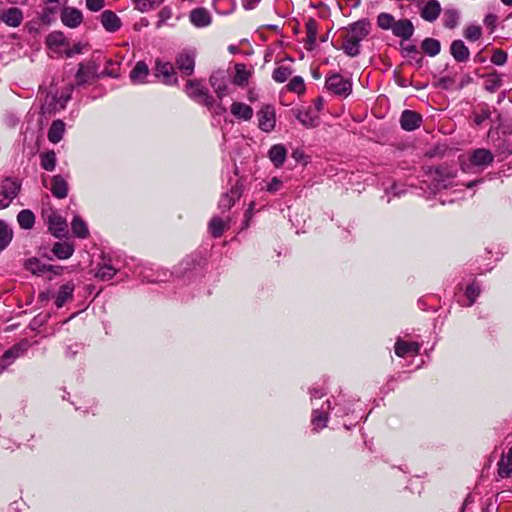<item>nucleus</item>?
Instances as JSON below:
<instances>
[{"label": "nucleus", "mask_w": 512, "mask_h": 512, "mask_svg": "<svg viewBox=\"0 0 512 512\" xmlns=\"http://www.w3.org/2000/svg\"><path fill=\"white\" fill-rule=\"evenodd\" d=\"M371 25L366 20L357 21L346 29L341 49L350 57L360 54V43L370 33Z\"/></svg>", "instance_id": "nucleus-1"}, {"label": "nucleus", "mask_w": 512, "mask_h": 512, "mask_svg": "<svg viewBox=\"0 0 512 512\" xmlns=\"http://www.w3.org/2000/svg\"><path fill=\"white\" fill-rule=\"evenodd\" d=\"M185 91L190 98H193L210 109L213 107L214 98L208 93L207 88H205L201 82L196 80L188 81Z\"/></svg>", "instance_id": "nucleus-2"}, {"label": "nucleus", "mask_w": 512, "mask_h": 512, "mask_svg": "<svg viewBox=\"0 0 512 512\" xmlns=\"http://www.w3.org/2000/svg\"><path fill=\"white\" fill-rule=\"evenodd\" d=\"M20 188V182L13 178L8 177L1 182L0 194L2 198L0 199V209H5L11 204L18 195Z\"/></svg>", "instance_id": "nucleus-3"}, {"label": "nucleus", "mask_w": 512, "mask_h": 512, "mask_svg": "<svg viewBox=\"0 0 512 512\" xmlns=\"http://www.w3.org/2000/svg\"><path fill=\"white\" fill-rule=\"evenodd\" d=\"M326 87L328 90L342 97H347L352 91L351 82L347 79H344L339 74H333L328 77L326 80Z\"/></svg>", "instance_id": "nucleus-4"}, {"label": "nucleus", "mask_w": 512, "mask_h": 512, "mask_svg": "<svg viewBox=\"0 0 512 512\" xmlns=\"http://www.w3.org/2000/svg\"><path fill=\"white\" fill-rule=\"evenodd\" d=\"M258 126L264 132H271L275 128L276 114L271 105H264L258 112Z\"/></svg>", "instance_id": "nucleus-5"}, {"label": "nucleus", "mask_w": 512, "mask_h": 512, "mask_svg": "<svg viewBox=\"0 0 512 512\" xmlns=\"http://www.w3.org/2000/svg\"><path fill=\"white\" fill-rule=\"evenodd\" d=\"M176 67L185 75L189 76L194 72L195 52L183 51L176 58Z\"/></svg>", "instance_id": "nucleus-6"}, {"label": "nucleus", "mask_w": 512, "mask_h": 512, "mask_svg": "<svg viewBox=\"0 0 512 512\" xmlns=\"http://www.w3.org/2000/svg\"><path fill=\"white\" fill-rule=\"evenodd\" d=\"M82 20V13L76 8L65 7L61 12V21L69 28H76L81 24Z\"/></svg>", "instance_id": "nucleus-7"}, {"label": "nucleus", "mask_w": 512, "mask_h": 512, "mask_svg": "<svg viewBox=\"0 0 512 512\" xmlns=\"http://www.w3.org/2000/svg\"><path fill=\"white\" fill-rule=\"evenodd\" d=\"M155 76L165 84L177 83V77L174 67L170 63H157L155 69Z\"/></svg>", "instance_id": "nucleus-8"}, {"label": "nucleus", "mask_w": 512, "mask_h": 512, "mask_svg": "<svg viewBox=\"0 0 512 512\" xmlns=\"http://www.w3.org/2000/svg\"><path fill=\"white\" fill-rule=\"evenodd\" d=\"M494 160V155L490 150L480 148L472 152L470 161L473 165L479 167H486L490 165Z\"/></svg>", "instance_id": "nucleus-9"}, {"label": "nucleus", "mask_w": 512, "mask_h": 512, "mask_svg": "<svg viewBox=\"0 0 512 512\" xmlns=\"http://www.w3.org/2000/svg\"><path fill=\"white\" fill-rule=\"evenodd\" d=\"M295 116L299 122L307 128H314L319 123V117L317 113L314 112L311 108L298 109L295 112Z\"/></svg>", "instance_id": "nucleus-10"}, {"label": "nucleus", "mask_w": 512, "mask_h": 512, "mask_svg": "<svg viewBox=\"0 0 512 512\" xmlns=\"http://www.w3.org/2000/svg\"><path fill=\"white\" fill-rule=\"evenodd\" d=\"M231 114L241 121H250L253 117V109L251 106L243 102H233L230 107Z\"/></svg>", "instance_id": "nucleus-11"}, {"label": "nucleus", "mask_w": 512, "mask_h": 512, "mask_svg": "<svg viewBox=\"0 0 512 512\" xmlns=\"http://www.w3.org/2000/svg\"><path fill=\"white\" fill-rule=\"evenodd\" d=\"M420 122L421 116L418 113L410 110L403 111L400 118L401 127L406 131L415 130L419 127Z\"/></svg>", "instance_id": "nucleus-12"}, {"label": "nucleus", "mask_w": 512, "mask_h": 512, "mask_svg": "<svg viewBox=\"0 0 512 512\" xmlns=\"http://www.w3.org/2000/svg\"><path fill=\"white\" fill-rule=\"evenodd\" d=\"M391 30L395 36L408 40L413 35L414 27L410 20L401 19L395 22Z\"/></svg>", "instance_id": "nucleus-13"}, {"label": "nucleus", "mask_w": 512, "mask_h": 512, "mask_svg": "<svg viewBox=\"0 0 512 512\" xmlns=\"http://www.w3.org/2000/svg\"><path fill=\"white\" fill-rule=\"evenodd\" d=\"M241 194L242 190L238 185L232 187L228 193L221 196L219 208L224 211L229 210L234 205L235 201L241 197Z\"/></svg>", "instance_id": "nucleus-14"}, {"label": "nucleus", "mask_w": 512, "mask_h": 512, "mask_svg": "<svg viewBox=\"0 0 512 512\" xmlns=\"http://www.w3.org/2000/svg\"><path fill=\"white\" fill-rule=\"evenodd\" d=\"M75 285L72 282L63 284L55 295V304L58 308L64 306V304L73 298Z\"/></svg>", "instance_id": "nucleus-15"}, {"label": "nucleus", "mask_w": 512, "mask_h": 512, "mask_svg": "<svg viewBox=\"0 0 512 512\" xmlns=\"http://www.w3.org/2000/svg\"><path fill=\"white\" fill-rule=\"evenodd\" d=\"M66 221L57 214H51L48 216V227L49 231L57 238H61L64 235L66 229Z\"/></svg>", "instance_id": "nucleus-16"}, {"label": "nucleus", "mask_w": 512, "mask_h": 512, "mask_svg": "<svg viewBox=\"0 0 512 512\" xmlns=\"http://www.w3.org/2000/svg\"><path fill=\"white\" fill-rule=\"evenodd\" d=\"M1 20L10 27H18L23 20L22 11L16 7L9 8L1 14Z\"/></svg>", "instance_id": "nucleus-17"}, {"label": "nucleus", "mask_w": 512, "mask_h": 512, "mask_svg": "<svg viewBox=\"0 0 512 512\" xmlns=\"http://www.w3.org/2000/svg\"><path fill=\"white\" fill-rule=\"evenodd\" d=\"M235 74L233 76V84L239 87H245L251 77L252 72L246 68L243 63H236L234 66Z\"/></svg>", "instance_id": "nucleus-18"}, {"label": "nucleus", "mask_w": 512, "mask_h": 512, "mask_svg": "<svg viewBox=\"0 0 512 512\" xmlns=\"http://www.w3.org/2000/svg\"><path fill=\"white\" fill-rule=\"evenodd\" d=\"M209 81L219 99H222L229 93L228 85L226 84L225 77L222 73L213 74Z\"/></svg>", "instance_id": "nucleus-19"}, {"label": "nucleus", "mask_w": 512, "mask_h": 512, "mask_svg": "<svg viewBox=\"0 0 512 512\" xmlns=\"http://www.w3.org/2000/svg\"><path fill=\"white\" fill-rule=\"evenodd\" d=\"M420 346L416 342H404L398 340L395 344V353L399 357L418 354Z\"/></svg>", "instance_id": "nucleus-20"}, {"label": "nucleus", "mask_w": 512, "mask_h": 512, "mask_svg": "<svg viewBox=\"0 0 512 512\" xmlns=\"http://www.w3.org/2000/svg\"><path fill=\"white\" fill-rule=\"evenodd\" d=\"M101 23L103 27L109 32L117 31L121 26L119 17L112 11H104L101 14Z\"/></svg>", "instance_id": "nucleus-21"}, {"label": "nucleus", "mask_w": 512, "mask_h": 512, "mask_svg": "<svg viewBox=\"0 0 512 512\" xmlns=\"http://www.w3.org/2000/svg\"><path fill=\"white\" fill-rule=\"evenodd\" d=\"M450 51L454 59L458 62H465L469 59V49L461 40L453 41L450 47Z\"/></svg>", "instance_id": "nucleus-22"}, {"label": "nucleus", "mask_w": 512, "mask_h": 512, "mask_svg": "<svg viewBox=\"0 0 512 512\" xmlns=\"http://www.w3.org/2000/svg\"><path fill=\"white\" fill-rule=\"evenodd\" d=\"M440 12L441 7L439 2L437 0H430L422 8L421 16L426 21L432 22L438 18Z\"/></svg>", "instance_id": "nucleus-23"}, {"label": "nucleus", "mask_w": 512, "mask_h": 512, "mask_svg": "<svg viewBox=\"0 0 512 512\" xmlns=\"http://www.w3.org/2000/svg\"><path fill=\"white\" fill-rule=\"evenodd\" d=\"M148 75H149L148 66L144 62L139 61L136 63L134 68L131 70L130 79L134 84H142L145 82Z\"/></svg>", "instance_id": "nucleus-24"}, {"label": "nucleus", "mask_w": 512, "mask_h": 512, "mask_svg": "<svg viewBox=\"0 0 512 512\" xmlns=\"http://www.w3.org/2000/svg\"><path fill=\"white\" fill-rule=\"evenodd\" d=\"M190 21L197 27H205L210 24L211 17L204 8H197L191 11Z\"/></svg>", "instance_id": "nucleus-25"}, {"label": "nucleus", "mask_w": 512, "mask_h": 512, "mask_svg": "<svg viewBox=\"0 0 512 512\" xmlns=\"http://www.w3.org/2000/svg\"><path fill=\"white\" fill-rule=\"evenodd\" d=\"M286 154V148L281 144L273 145L268 152L269 159L275 165V167H280L284 164Z\"/></svg>", "instance_id": "nucleus-26"}, {"label": "nucleus", "mask_w": 512, "mask_h": 512, "mask_svg": "<svg viewBox=\"0 0 512 512\" xmlns=\"http://www.w3.org/2000/svg\"><path fill=\"white\" fill-rule=\"evenodd\" d=\"M50 190L56 198H65L68 194L67 182L60 175H56L52 178Z\"/></svg>", "instance_id": "nucleus-27"}, {"label": "nucleus", "mask_w": 512, "mask_h": 512, "mask_svg": "<svg viewBox=\"0 0 512 512\" xmlns=\"http://www.w3.org/2000/svg\"><path fill=\"white\" fill-rule=\"evenodd\" d=\"M65 131V123L62 120H55L52 122L48 130V139L50 142L56 144L61 141Z\"/></svg>", "instance_id": "nucleus-28"}, {"label": "nucleus", "mask_w": 512, "mask_h": 512, "mask_svg": "<svg viewBox=\"0 0 512 512\" xmlns=\"http://www.w3.org/2000/svg\"><path fill=\"white\" fill-rule=\"evenodd\" d=\"M512 473V447L506 456H502L498 462V474L502 478L509 477Z\"/></svg>", "instance_id": "nucleus-29"}, {"label": "nucleus", "mask_w": 512, "mask_h": 512, "mask_svg": "<svg viewBox=\"0 0 512 512\" xmlns=\"http://www.w3.org/2000/svg\"><path fill=\"white\" fill-rule=\"evenodd\" d=\"M25 268L34 275H43L47 272V265L42 263L38 258L32 257L25 261Z\"/></svg>", "instance_id": "nucleus-30"}, {"label": "nucleus", "mask_w": 512, "mask_h": 512, "mask_svg": "<svg viewBox=\"0 0 512 512\" xmlns=\"http://www.w3.org/2000/svg\"><path fill=\"white\" fill-rule=\"evenodd\" d=\"M46 44L51 49H58L67 44L64 34L60 31L50 33L46 38Z\"/></svg>", "instance_id": "nucleus-31"}, {"label": "nucleus", "mask_w": 512, "mask_h": 512, "mask_svg": "<svg viewBox=\"0 0 512 512\" xmlns=\"http://www.w3.org/2000/svg\"><path fill=\"white\" fill-rule=\"evenodd\" d=\"M17 221L21 228L31 229L35 223V216L31 210L25 209L18 213Z\"/></svg>", "instance_id": "nucleus-32"}, {"label": "nucleus", "mask_w": 512, "mask_h": 512, "mask_svg": "<svg viewBox=\"0 0 512 512\" xmlns=\"http://www.w3.org/2000/svg\"><path fill=\"white\" fill-rule=\"evenodd\" d=\"M12 238V229L4 221L0 220V251L8 246Z\"/></svg>", "instance_id": "nucleus-33"}, {"label": "nucleus", "mask_w": 512, "mask_h": 512, "mask_svg": "<svg viewBox=\"0 0 512 512\" xmlns=\"http://www.w3.org/2000/svg\"><path fill=\"white\" fill-rule=\"evenodd\" d=\"M55 256L59 259H68L72 256L74 249L68 243H56L52 249Z\"/></svg>", "instance_id": "nucleus-34"}, {"label": "nucleus", "mask_w": 512, "mask_h": 512, "mask_svg": "<svg viewBox=\"0 0 512 512\" xmlns=\"http://www.w3.org/2000/svg\"><path fill=\"white\" fill-rule=\"evenodd\" d=\"M73 233L79 238H86L89 231L85 222L79 217L75 216L71 223Z\"/></svg>", "instance_id": "nucleus-35"}, {"label": "nucleus", "mask_w": 512, "mask_h": 512, "mask_svg": "<svg viewBox=\"0 0 512 512\" xmlns=\"http://www.w3.org/2000/svg\"><path fill=\"white\" fill-rule=\"evenodd\" d=\"M422 49L429 56H436L440 52V42L433 38H426L422 42Z\"/></svg>", "instance_id": "nucleus-36"}, {"label": "nucleus", "mask_w": 512, "mask_h": 512, "mask_svg": "<svg viewBox=\"0 0 512 512\" xmlns=\"http://www.w3.org/2000/svg\"><path fill=\"white\" fill-rule=\"evenodd\" d=\"M226 227L225 222L219 217H213L209 223V229L214 237H220Z\"/></svg>", "instance_id": "nucleus-37"}, {"label": "nucleus", "mask_w": 512, "mask_h": 512, "mask_svg": "<svg viewBox=\"0 0 512 512\" xmlns=\"http://www.w3.org/2000/svg\"><path fill=\"white\" fill-rule=\"evenodd\" d=\"M116 274V269L111 265L104 264L100 266L95 274V276L103 281L110 280Z\"/></svg>", "instance_id": "nucleus-38"}, {"label": "nucleus", "mask_w": 512, "mask_h": 512, "mask_svg": "<svg viewBox=\"0 0 512 512\" xmlns=\"http://www.w3.org/2000/svg\"><path fill=\"white\" fill-rule=\"evenodd\" d=\"M292 74V70L287 66H279L273 71V79L278 83L285 82L290 75Z\"/></svg>", "instance_id": "nucleus-39"}, {"label": "nucleus", "mask_w": 512, "mask_h": 512, "mask_svg": "<svg viewBox=\"0 0 512 512\" xmlns=\"http://www.w3.org/2000/svg\"><path fill=\"white\" fill-rule=\"evenodd\" d=\"M41 166L47 171L54 170L56 166V154L53 151L43 154L41 157Z\"/></svg>", "instance_id": "nucleus-40"}, {"label": "nucleus", "mask_w": 512, "mask_h": 512, "mask_svg": "<svg viewBox=\"0 0 512 512\" xmlns=\"http://www.w3.org/2000/svg\"><path fill=\"white\" fill-rule=\"evenodd\" d=\"M395 22L394 17L388 13H381L377 17L378 26L384 30L392 29Z\"/></svg>", "instance_id": "nucleus-41"}, {"label": "nucleus", "mask_w": 512, "mask_h": 512, "mask_svg": "<svg viewBox=\"0 0 512 512\" xmlns=\"http://www.w3.org/2000/svg\"><path fill=\"white\" fill-rule=\"evenodd\" d=\"M135 7L140 12H147L153 9L156 5H159L162 0H133Z\"/></svg>", "instance_id": "nucleus-42"}, {"label": "nucleus", "mask_w": 512, "mask_h": 512, "mask_svg": "<svg viewBox=\"0 0 512 512\" xmlns=\"http://www.w3.org/2000/svg\"><path fill=\"white\" fill-rule=\"evenodd\" d=\"M482 35L481 27L478 25H470L464 31V36L470 41L478 40Z\"/></svg>", "instance_id": "nucleus-43"}, {"label": "nucleus", "mask_w": 512, "mask_h": 512, "mask_svg": "<svg viewBox=\"0 0 512 512\" xmlns=\"http://www.w3.org/2000/svg\"><path fill=\"white\" fill-rule=\"evenodd\" d=\"M501 85V78L498 74L493 73L487 76L486 82H485V88L488 91H495L498 89Z\"/></svg>", "instance_id": "nucleus-44"}, {"label": "nucleus", "mask_w": 512, "mask_h": 512, "mask_svg": "<svg viewBox=\"0 0 512 512\" xmlns=\"http://www.w3.org/2000/svg\"><path fill=\"white\" fill-rule=\"evenodd\" d=\"M93 73H94L93 68H91L89 66L85 67L84 65H80V67L77 71V74H76V79H77L78 83H85V82H87L90 75H92Z\"/></svg>", "instance_id": "nucleus-45"}, {"label": "nucleus", "mask_w": 512, "mask_h": 512, "mask_svg": "<svg viewBox=\"0 0 512 512\" xmlns=\"http://www.w3.org/2000/svg\"><path fill=\"white\" fill-rule=\"evenodd\" d=\"M288 89L296 93H302L305 90L304 81L300 76H296L288 84Z\"/></svg>", "instance_id": "nucleus-46"}, {"label": "nucleus", "mask_w": 512, "mask_h": 512, "mask_svg": "<svg viewBox=\"0 0 512 512\" xmlns=\"http://www.w3.org/2000/svg\"><path fill=\"white\" fill-rule=\"evenodd\" d=\"M327 416L326 414L315 410L313 413L312 424L315 429L323 428L326 426Z\"/></svg>", "instance_id": "nucleus-47"}, {"label": "nucleus", "mask_w": 512, "mask_h": 512, "mask_svg": "<svg viewBox=\"0 0 512 512\" xmlns=\"http://www.w3.org/2000/svg\"><path fill=\"white\" fill-rule=\"evenodd\" d=\"M480 294V287L477 283H472L471 285H469L467 287V290H466V296L467 298L469 299V306H471L476 298L479 296Z\"/></svg>", "instance_id": "nucleus-48"}, {"label": "nucleus", "mask_w": 512, "mask_h": 512, "mask_svg": "<svg viewBox=\"0 0 512 512\" xmlns=\"http://www.w3.org/2000/svg\"><path fill=\"white\" fill-rule=\"evenodd\" d=\"M507 61V53L503 50L497 49L494 51L491 62L495 65L501 66L504 65Z\"/></svg>", "instance_id": "nucleus-49"}, {"label": "nucleus", "mask_w": 512, "mask_h": 512, "mask_svg": "<svg viewBox=\"0 0 512 512\" xmlns=\"http://www.w3.org/2000/svg\"><path fill=\"white\" fill-rule=\"evenodd\" d=\"M306 29H307L308 41L311 43H314L316 41V36H317V27H316V23L313 19H310L306 23Z\"/></svg>", "instance_id": "nucleus-50"}, {"label": "nucleus", "mask_w": 512, "mask_h": 512, "mask_svg": "<svg viewBox=\"0 0 512 512\" xmlns=\"http://www.w3.org/2000/svg\"><path fill=\"white\" fill-rule=\"evenodd\" d=\"M458 21V14L455 11H446L445 13V26L454 28Z\"/></svg>", "instance_id": "nucleus-51"}, {"label": "nucleus", "mask_w": 512, "mask_h": 512, "mask_svg": "<svg viewBox=\"0 0 512 512\" xmlns=\"http://www.w3.org/2000/svg\"><path fill=\"white\" fill-rule=\"evenodd\" d=\"M159 20L157 22V27H160L166 21H168L172 17V10L169 7H163L158 14Z\"/></svg>", "instance_id": "nucleus-52"}, {"label": "nucleus", "mask_w": 512, "mask_h": 512, "mask_svg": "<svg viewBox=\"0 0 512 512\" xmlns=\"http://www.w3.org/2000/svg\"><path fill=\"white\" fill-rule=\"evenodd\" d=\"M22 352H23V350L21 349L20 346H14L13 348L7 350L3 354L2 361L8 360V359H15V358L19 357Z\"/></svg>", "instance_id": "nucleus-53"}, {"label": "nucleus", "mask_w": 512, "mask_h": 512, "mask_svg": "<svg viewBox=\"0 0 512 512\" xmlns=\"http://www.w3.org/2000/svg\"><path fill=\"white\" fill-rule=\"evenodd\" d=\"M86 6L90 11L97 12L104 7V0H86Z\"/></svg>", "instance_id": "nucleus-54"}, {"label": "nucleus", "mask_w": 512, "mask_h": 512, "mask_svg": "<svg viewBox=\"0 0 512 512\" xmlns=\"http://www.w3.org/2000/svg\"><path fill=\"white\" fill-rule=\"evenodd\" d=\"M281 184V181L278 178L274 177L271 180V182L267 185V190L269 192H275L280 188Z\"/></svg>", "instance_id": "nucleus-55"}, {"label": "nucleus", "mask_w": 512, "mask_h": 512, "mask_svg": "<svg viewBox=\"0 0 512 512\" xmlns=\"http://www.w3.org/2000/svg\"><path fill=\"white\" fill-rule=\"evenodd\" d=\"M47 272H52L54 275H61L64 268L62 266L47 265Z\"/></svg>", "instance_id": "nucleus-56"}, {"label": "nucleus", "mask_w": 512, "mask_h": 512, "mask_svg": "<svg viewBox=\"0 0 512 512\" xmlns=\"http://www.w3.org/2000/svg\"><path fill=\"white\" fill-rule=\"evenodd\" d=\"M323 107V99L322 98H317L315 100V110L318 112L322 109Z\"/></svg>", "instance_id": "nucleus-57"}, {"label": "nucleus", "mask_w": 512, "mask_h": 512, "mask_svg": "<svg viewBox=\"0 0 512 512\" xmlns=\"http://www.w3.org/2000/svg\"><path fill=\"white\" fill-rule=\"evenodd\" d=\"M79 52H80V48L75 47L73 50H70L67 52V56H71L73 53H79Z\"/></svg>", "instance_id": "nucleus-58"}, {"label": "nucleus", "mask_w": 512, "mask_h": 512, "mask_svg": "<svg viewBox=\"0 0 512 512\" xmlns=\"http://www.w3.org/2000/svg\"><path fill=\"white\" fill-rule=\"evenodd\" d=\"M501 2H502L504 5H507V6H511V5H512V0H501Z\"/></svg>", "instance_id": "nucleus-59"}, {"label": "nucleus", "mask_w": 512, "mask_h": 512, "mask_svg": "<svg viewBox=\"0 0 512 512\" xmlns=\"http://www.w3.org/2000/svg\"><path fill=\"white\" fill-rule=\"evenodd\" d=\"M406 50L408 52H414V51H416V48H415V46L411 45V46L406 47Z\"/></svg>", "instance_id": "nucleus-60"}, {"label": "nucleus", "mask_w": 512, "mask_h": 512, "mask_svg": "<svg viewBox=\"0 0 512 512\" xmlns=\"http://www.w3.org/2000/svg\"><path fill=\"white\" fill-rule=\"evenodd\" d=\"M253 209H254V203H251V204L249 205V209H248L247 213L251 214V213H252V211H253Z\"/></svg>", "instance_id": "nucleus-61"}, {"label": "nucleus", "mask_w": 512, "mask_h": 512, "mask_svg": "<svg viewBox=\"0 0 512 512\" xmlns=\"http://www.w3.org/2000/svg\"><path fill=\"white\" fill-rule=\"evenodd\" d=\"M483 119H484V117H477L476 118V123L480 124L483 121Z\"/></svg>", "instance_id": "nucleus-62"}, {"label": "nucleus", "mask_w": 512, "mask_h": 512, "mask_svg": "<svg viewBox=\"0 0 512 512\" xmlns=\"http://www.w3.org/2000/svg\"><path fill=\"white\" fill-rule=\"evenodd\" d=\"M223 111H225V108H222V107L219 106V112L218 113H221Z\"/></svg>", "instance_id": "nucleus-63"}, {"label": "nucleus", "mask_w": 512, "mask_h": 512, "mask_svg": "<svg viewBox=\"0 0 512 512\" xmlns=\"http://www.w3.org/2000/svg\"><path fill=\"white\" fill-rule=\"evenodd\" d=\"M249 100H253V94L249 95Z\"/></svg>", "instance_id": "nucleus-64"}]
</instances>
